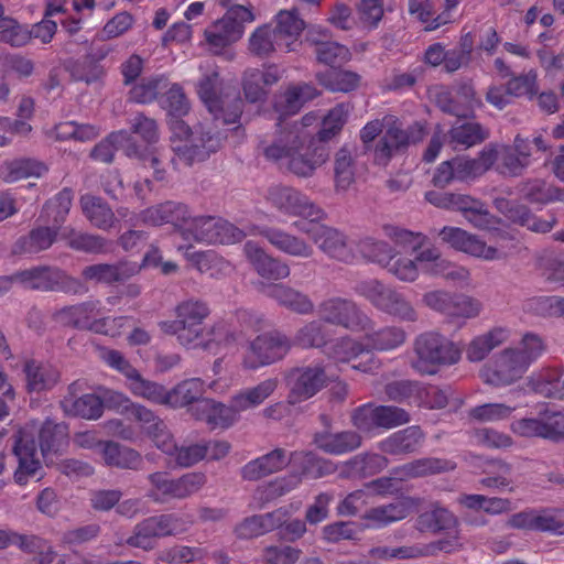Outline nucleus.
Instances as JSON below:
<instances>
[{
  "label": "nucleus",
  "mask_w": 564,
  "mask_h": 564,
  "mask_svg": "<svg viewBox=\"0 0 564 564\" xmlns=\"http://www.w3.org/2000/svg\"><path fill=\"white\" fill-rule=\"evenodd\" d=\"M317 121V113L308 112L300 121L281 129L270 144H262L264 158L284 166L297 177L313 176L329 159L328 145L318 143L317 135L314 137L306 130Z\"/></svg>",
  "instance_id": "1"
},
{
  "label": "nucleus",
  "mask_w": 564,
  "mask_h": 564,
  "mask_svg": "<svg viewBox=\"0 0 564 564\" xmlns=\"http://www.w3.org/2000/svg\"><path fill=\"white\" fill-rule=\"evenodd\" d=\"M212 313L209 304L198 297L180 301L173 308L174 319L159 322L162 333L175 336L177 343L186 349H212L236 341V336L225 321L215 322L206 327L205 321Z\"/></svg>",
  "instance_id": "2"
},
{
  "label": "nucleus",
  "mask_w": 564,
  "mask_h": 564,
  "mask_svg": "<svg viewBox=\"0 0 564 564\" xmlns=\"http://www.w3.org/2000/svg\"><path fill=\"white\" fill-rule=\"evenodd\" d=\"M460 358L458 344L440 332L429 330L414 339L410 365L421 376H435L441 369L458 364Z\"/></svg>",
  "instance_id": "3"
},
{
  "label": "nucleus",
  "mask_w": 564,
  "mask_h": 564,
  "mask_svg": "<svg viewBox=\"0 0 564 564\" xmlns=\"http://www.w3.org/2000/svg\"><path fill=\"white\" fill-rule=\"evenodd\" d=\"M169 126L172 132V150L174 158L171 163L177 169V161L184 165H192L195 162L206 160L210 153L216 152L221 144L223 134L220 132L200 131L199 137H192L189 126L182 117L169 118Z\"/></svg>",
  "instance_id": "4"
},
{
  "label": "nucleus",
  "mask_w": 564,
  "mask_h": 564,
  "mask_svg": "<svg viewBox=\"0 0 564 564\" xmlns=\"http://www.w3.org/2000/svg\"><path fill=\"white\" fill-rule=\"evenodd\" d=\"M197 93L216 122L225 126L239 122L243 101L235 88L225 87L218 73L214 72L200 79Z\"/></svg>",
  "instance_id": "5"
},
{
  "label": "nucleus",
  "mask_w": 564,
  "mask_h": 564,
  "mask_svg": "<svg viewBox=\"0 0 564 564\" xmlns=\"http://www.w3.org/2000/svg\"><path fill=\"white\" fill-rule=\"evenodd\" d=\"M194 524L189 516L176 513H161L151 516L138 522L124 543L131 547L143 551H152L156 546L158 539L176 536L186 533Z\"/></svg>",
  "instance_id": "6"
},
{
  "label": "nucleus",
  "mask_w": 564,
  "mask_h": 564,
  "mask_svg": "<svg viewBox=\"0 0 564 564\" xmlns=\"http://www.w3.org/2000/svg\"><path fill=\"white\" fill-rule=\"evenodd\" d=\"M388 129L373 147V162L387 166L395 153L405 150L410 144L421 142L425 134V126L414 122L406 129L402 128L400 119L393 115L386 116Z\"/></svg>",
  "instance_id": "7"
},
{
  "label": "nucleus",
  "mask_w": 564,
  "mask_h": 564,
  "mask_svg": "<svg viewBox=\"0 0 564 564\" xmlns=\"http://www.w3.org/2000/svg\"><path fill=\"white\" fill-rule=\"evenodd\" d=\"M356 292L365 297L378 311L405 322H415L417 314L405 296L394 288L383 284L377 279L361 281Z\"/></svg>",
  "instance_id": "8"
},
{
  "label": "nucleus",
  "mask_w": 564,
  "mask_h": 564,
  "mask_svg": "<svg viewBox=\"0 0 564 564\" xmlns=\"http://www.w3.org/2000/svg\"><path fill=\"white\" fill-rule=\"evenodd\" d=\"M118 149H124L128 156H137L142 160L144 166L153 170V177L162 182L166 177L162 160L156 152L142 154L139 148L133 143L132 135L127 130H119L109 133L104 140L97 143L90 152V156L95 161L102 163H111L115 152Z\"/></svg>",
  "instance_id": "9"
},
{
  "label": "nucleus",
  "mask_w": 564,
  "mask_h": 564,
  "mask_svg": "<svg viewBox=\"0 0 564 564\" xmlns=\"http://www.w3.org/2000/svg\"><path fill=\"white\" fill-rule=\"evenodd\" d=\"M318 315L324 323L343 327L352 333L369 328L372 318L351 299L332 296L318 304Z\"/></svg>",
  "instance_id": "10"
},
{
  "label": "nucleus",
  "mask_w": 564,
  "mask_h": 564,
  "mask_svg": "<svg viewBox=\"0 0 564 564\" xmlns=\"http://www.w3.org/2000/svg\"><path fill=\"white\" fill-rule=\"evenodd\" d=\"M293 226L301 232L306 234L313 242L329 258L344 262L354 263L357 253L348 243L347 236L340 230L319 224V221H294Z\"/></svg>",
  "instance_id": "11"
},
{
  "label": "nucleus",
  "mask_w": 564,
  "mask_h": 564,
  "mask_svg": "<svg viewBox=\"0 0 564 564\" xmlns=\"http://www.w3.org/2000/svg\"><path fill=\"white\" fill-rule=\"evenodd\" d=\"M293 346L292 338L273 329L258 335L250 341L249 351L242 360L243 368L256 370L282 360Z\"/></svg>",
  "instance_id": "12"
},
{
  "label": "nucleus",
  "mask_w": 564,
  "mask_h": 564,
  "mask_svg": "<svg viewBox=\"0 0 564 564\" xmlns=\"http://www.w3.org/2000/svg\"><path fill=\"white\" fill-rule=\"evenodd\" d=\"M15 279L24 288L44 292L80 294L84 284L56 267H36L15 273Z\"/></svg>",
  "instance_id": "13"
},
{
  "label": "nucleus",
  "mask_w": 564,
  "mask_h": 564,
  "mask_svg": "<svg viewBox=\"0 0 564 564\" xmlns=\"http://www.w3.org/2000/svg\"><path fill=\"white\" fill-rule=\"evenodd\" d=\"M267 200L280 213L288 216L303 217L308 219L307 223L321 221L326 216L325 212L311 200L306 194L291 186L282 184L270 186Z\"/></svg>",
  "instance_id": "14"
},
{
  "label": "nucleus",
  "mask_w": 564,
  "mask_h": 564,
  "mask_svg": "<svg viewBox=\"0 0 564 564\" xmlns=\"http://www.w3.org/2000/svg\"><path fill=\"white\" fill-rule=\"evenodd\" d=\"M245 232L231 223L214 216H197L184 231V240L209 245H230L241 241Z\"/></svg>",
  "instance_id": "15"
},
{
  "label": "nucleus",
  "mask_w": 564,
  "mask_h": 564,
  "mask_svg": "<svg viewBox=\"0 0 564 564\" xmlns=\"http://www.w3.org/2000/svg\"><path fill=\"white\" fill-rule=\"evenodd\" d=\"M328 382L323 364L305 365L292 368L285 376L288 403L300 404L315 397Z\"/></svg>",
  "instance_id": "16"
},
{
  "label": "nucleus",
  "mask_w": 564,
  "mask_h": 564,
  "mask_svg": "<svg viewBox=\"0 0 564 564\" xmlns=\"http://www.w3.org/2000/svg\"><path fill=\"white\" fill-rule=\"evenodd\" d=\"M375 322L369 328L361 330L364 333V341L367 348L366 360L354 364L352 369L361 372H372L378 368V361L370 355V351H390L401 347L406 339L405 330L395 325H387L380 328L373 327Z\"/></svg>",
  "instance_id": "17"
},
{
  "label": "nucleus",
  "mask_w": 564,
  "mask_h": 564,
  "mask_svg": "<svg viewBox=\"0 0 564 564\" xmlns=\"http://www.w3.org/2000/svg\"><path fill=\"white\" fill-rule=\"evenodd\" d=\"M513 434L525 438H543L549 441L564 440V413L542 411L536 417H522L510 424Z\"/></svg>",
  "instance_id": "18"
},
{
  "label": "nucleus",
  "mask_w": 564,
  "mask_h": 564,
  "mask_svg": "<svg viewBox=\"0 0 564 564\" xmlns=\"http://www.w3.org/2000/svg\"><path fill=\"white\" fill-rule=\"evenodd\" d=\"M528 369L514 349L506 348L486 362L479 375L487 384L505 387L522 378Z\"/></svg>",
  "instance_id": "19"
},
{
  "label": "nucleus",
  "mask_w": 564,
  "mask_h": 564,
  "mask_svg": "<svg viewBox=\"0 0 564 564\" xmlns=\"http://www.w3.org/2000/svg\"><path fill=\"white\" fill-rule=\"evenodd\" d=\"M138 218L142 224L149 226L171 224L184 239V231L186 228H189V221L193 217L186 204L166 200L143 209L138 215Z\"/></svg>",
  "instance_id": "20"
},
{
  "label": "nucleus",
  "mask_w": 564,
  "mask_h": 564,
  "mask_svg": "<svg viewBox=\"0 0 564 564\" xmlns=\"http://www.w3.org/2000/svg\"><path fill=\"white\" fill-rule=\"evenodd\" d=\"M111 51L112 48L107 44L93 45L84 56L70 61L66 68L75 80L87 84L97 82L105 74L101 62Z\"/></svg>",
  "instance_id": "21"
},
{
  "label": "nucleus",
  "mask_w": 564,
  "mask_h": 564,
  "mask_svg": "<svg viewBox=\"0 0 564 564\" xmlns=\"http://www.w3.org/2000/svg\"><path fill=\"white\" fill-rule=\"evenodd\" d=\"M425 440L419 425H410L395 431L378 442V449L390 456H408L417 453Z\"/></svg>",
  "instance_id": "22"
},
{
  "label": "nucleus",
  "mask_w": 564,
  "mask_h": 564,
  "mask_svg": "<svg viewBox=\"0 0 564 564\" xmlns=\"http://www.w3.org/2000/svg\"><path fill=\"white\" fill-rule=\"evenodd\" d=\"M281 72L276 65H268L263 69L249 68L242 75V90L249 102L263 101L269 88L281 79Z\"/></svg>",
  "instance_id": "23"
},
{
  "label": "nucleus",
  "mask_w": 564,
  "mask_h": 564,
  "mask_svg": "<svg viewBox=\"0 0 564 564\" xmlns=\"http://www.w3.org/2000/svg\"><path fill=\"white\" fill-rule=\"evenodd\" d=\"M243 251L257 273L263 279L279 281L286 279L291 273L286 262L268 254L258 242L247 241Z\"/></svg>",
  "instance_id": "24"
},
{
  "label": "nucleus",
  "mask_w": 564,
  "mask_h": 564,
  "mask_svg": "<svg viewBox=\"0 0 564 564\" xmlns=\"http://www.w3.org/2000/svg\"><path fill=\"white\" fill-rule=\"evenodd\" d=\"M257 230L272 247L290 257L307 259L314 254V248L307 240L281 228L263 226Z\"/></svg>",
  "instance_id": "25"
},
{
  "label": "nucleus",
  "mask_w": 564,
  "mask_h": 564,
  "mask_svg": "<svg viewBox=\"0 0 564 564\" xmlns=\"http://www.w3.org/2000/svg\"><path fill=\"white\" fill-rule=\"evenodd\" d=\"M102 313L99 300H88L74 305L64 306L54 313V319L68 327L80 330L91 329L95 317Z\"/></svg>",
  "instance_id": "26"
},
{
  "label": "nucleus",
  "mask_w": 564,
  "mask_h": 564,
  "mask_svg": "<svg viewBox=\"0 0 564 564\" xmlns=\"http://www.w3.org/2000/svg\"><path fill=\"white\" fill-rule=\"evenodd\" d=\"M191 412L197 421L206 422L213 430L228 429L239 417V412L231 402L226 405L212 399H203L195 408H191Z\"/></svg>",
  "instance_id": "27"
},
{
  "label": "nucleus",
  "mask_w": 564,
  "mask_h": 564,
  "mask_svg": "<svg viewBox=\"0 0 564 564\" xmlns=\"http://www.w3.org/2000/svg\"><path fill=\"white\" fill-rule=\"evenodd\" d=\"M329 33L321 28H312L306 40L315 45L317 61L329 67H340L350 59V52L337 42L328 41Z\"/></svg>",
  "instance_id": "28"
},
{
  "label": "nucleus",
  "mask_w": 564,
  "mask_h": 564,
  "mask_svg": "<svg viewBox=\"0 0 564 564\" xmlns=\"http://www.w3.org/2000/svg\"><path fill=\"white\" fill-rule=\"evenodd\" d=\"M139 271L140 268L135 262L119 261L87 265L83 269L82 276L86 281L111 285L128 280Z\"/></svg>",
  "instance_id": "29"
},
{
  "label": "nucleus",
  "mask_w": 564,
  "mask_h": 564,
  "mask_svg": "<svg viewBox=\"0 0 564 564\" xmlns=\"http://www.w3.org/2000/svg\"><path fill=\"white\" fill-rule=\"evenodd\" d=\"M497 160V148L485 147L476 158L457 155L453 158L456 178L458 182H469L484 175L492 167Z\"/></svg>",
  "instance_id": "30"
},
{
  "label": "nucleus",
  "mask_w": 564,
  "mask_h": 564,
  "mask_svg": "<svg viewBox=\"0 0 564 564\" xmlns=\"http://www.w3.org/2000/svg\"><path fill=\"white\" fill-rule=\"evenodd\" d=\"M82 383L75 381L68 387V394L62 400L64 411L73 416L86 420H97L102 415V404L99 394L85 393L76 397Z\"/></svg>",
  "instance_id": "31"
},
{
  "label": "nucleus",
  "mask_w": 564,
  "mask_h": 564,
  "mask_svg": "<svg viewBox=\"0 0 564 564\" xmlns=\"http://www.w3.org/2000/svg\"><path fill=\"white\" fill-rule=\"evenodd\" d=\"M288 510L279 508L272 512L246 518L235 528L238 539L249 540L278 530L285 522Z\"/></svg>",
  "instance_id": "32"
},
{
  "label": "nucleus",
  "mask_w": 564,
  "mask_h": 564,
  "mask_svg": "<svg viewBox=\"0 0 564 564\" xmlns=\"http://www.w3.org/2000/svg\"><path fill=\"white\" fill-rule=\"evenodd\" d=\"M451 210L460 212L470 225L480 230H490L497 224L487 205L469 195L454 193Z\"/></svg>",
  "instance_id": "33"
},
{
  "label": "nucleus",
  "mask_w": 564,
  "mask_h": 564,
  "mask_svg": "<svg viewBox=\"0 0 564 564\" xmlns=\"http://www.w3.org/2000/svg\"><path fill=\"white\" fill-rule=\"evenodd\" d=\"M388 465L389 459L383 453H361L345 462L339 475L343 478L362 479L379 474Z\"/></svg>",
  "instance_id": "34"
},
{
  "label": "nucleus",
  "mask_w": 564,
  "mask_h": 564,
  "mask_svg": "<svg viewBox=\"0 0 564 564\" xmlns=\"http://www.w3.org/2000/svg\"><path fill=\"white\" fill-rule=\"evenodd\" d=\"M291 460V456L283 448H274L247 463L241 469V476L246 480H258L271 474L282 470Z\"/></svg>",
  "instance_id": "35"
},
{
  "label": "nucleus",
  "mask_w": 564,
  "mask_h": 564,
  "mask_svg": "<svg viewBox=\"0 0 564 564\" xmlns=\"http://www.w3.org/2000/svg\"><path fill=\"white\" fill-rule=\"evenodd\" d=\"M455 100L449 98L448 94L438 97V104L444 112L456 116L457 118H469L473 116L476 107L481 105V100L476 97L474 87L470 84H462L456 88Z\"/></svg>",
  "instance_id": "36"
},
{
  "label": "nucleus",
  "mask_w": 564,
  "mask_h": 564,
  "mask_svg": "<svg viewBox=\"0 0 564 564\" xmlns=\"http://www.w3.org/2000/svg\"><path fill=\"white\" fill-rule=\"evenodd\" d=\"M205 40L214 54H221L242 36V28L225 15L205 30Z\"/></svg>",
  "instance_id": "37"
},
{
  "label": "nucleus",
  "mask_w": 564,
  "mask_h": 564,
  "mask_svg": "<svg viewBox=\"0 0 564 564\" xmlns=\"http://www.w3.org/2000/svg\"><path fill=\"white\" fill-rule=\"evenodd\" d=\"M13 453L18 457L19 466L14 473V481L24 486L31 477H36L37 471L42 468L40 460L36 458V446L34 441H26L19 436L13 446Z\"/></svg>",
  "instance_id": "38"
},
{
  "label": "nucleus",
  "mask_w": 564,
  "mask_h": 564,
  "mask_svg": "<svg viewBox=\"0 0 564 564\" xmlns=\"http://www.w3.org/2000/svg\"><path fill=\"white\" fill-rule=\"evenodd\" d=\"M61 227L40 226L33 228L28 236L20 237L13 245L14 254H33L48 249L56 240Z\"/></svg>",
  "instance_id": "39"
},
{
  "label": "nucleus",
  "mask_w": 564,
  "mask_h": 564,
  "mask_svg": "<svg viewBox=\"0 0 564 564\" xmlns=\"http://www.w3.org/2000/svg\"><path fill=\"white\" fill-rule=\"evenodd\" d=\"M316 446L332 455H344L359 448L362 438L356 431H341L337 433L323 432L314 437Z\"/></svg>",
  "instance_id": "40"
},
{
  "label": "nucleus",
  "mask_w": 564,
  "mask_h": 564,
  "mask_svg": "<svg viewBox=\"0 0 564 564\" xmlns=\"http://www.w3.org/2000/svg\"><path fill=\"white\" fill-rule=\"evenodd\" d=\"M278 39L285 42L284 52L295 51L301 33L305 29V22L296 9L281 10L275 15V26L272 28Z\"/></svg>",
  "instance_id": "41"
},
{
  "label": "nucleus",
  "mask_w": 564,
  "mask_h": 564,
  "mask_svg": "<svg viewBox=\"0 0 564 564\" xmlns=\"http://www.w3.org/2000/svg\"><path fill=\"white\" fill-rule=\"evenodd\" d=\"M268 295L278 302L279 305L300 315H310L314 312V303L311 297L286 284H274Z\"/></svg>",
  "instance_id": "42"
},
{
  "label": "nucleus",
  "mask_w": 564,
  "mask_h": 564,
  "mask_svg": "<svg viewBox=\"0 0 564 564\" xmlns=\"http://www.w3.org/2000/svg\"><path fill=\"white\" fill-rule=\"evenodd\" d=\"M318 96L316 88L308 84L289 86L282 96L275 101L274 108L280 113V119L297 113L305 102Z\"/></svg>",
  "instance_id": "43"
},
{
  "label": "nucleus",
  "mask_w": 564,
  "mask_h": 564,
  "mask_svg": "<svg viewBox=\"0 0 564 564\" xmlns=\"http://www.w3.org/2000/svg\"><path fill=\"white\" fill-rule=\"evenodd\" d=\"M23 371L26 379V389L29 392H42L52 389L59 380V372L50 364L28 360L24 364Z\"/></svg>",
  "instance_id": "44"
},
{
  "label": "nucleus",
  "mask_w": 564,
  "mask_h": 564,
  "mask_svg": "<svg viewBox=\"0 0 564 564\" xmlns=\"http://www.w3.org/2000/svg\"><path fill=\"white\" fill-rule=\"evenodd\" d=\"M205 393V382L200 378L185 379L169 390L167 406L177 409L193 404L195 408L199 401H203Z\"/></svg>",
  "instance_id": "45"
},
{
  "label": "nucleus",
  "mask_w": 564,
  "mask_h": 564,
  "mask_svg": "<svg viewBox=\"0 0 564 564\" xmlns=\"http://www.w3.org/2000/svg\"><path fill=\"white\" fill-rule=\"evenodd\" d=\"M510 330L507 327H494L486 334L476 336L468 345L467 359L473 362L484 360L488 354L509 339Z\"/></svg>",
  "instance_id": "46"
},
{
  "label": "nucleus",
  "mask_w": 564,
  "mask_h": 564,
  "mask_svg": "<svg viewBox=\"0 0 564 564\" xmlns=\"http://www.w3.org/2000/svg\"><path fill=\"white\" fill-rule=\"evenodd\" d=\"M84 216L99 229L109 230L116 223V216L110 206L100 197L85 194L80 197Z\"/></svg>",
  "instance_id": "47"
},
{
  "label": "nucleus",
  "mask_w": 564,
  "mask_h": 564,
  "mask_svg": "<svg viewBox=\"0 0 564 564\" xmlns=\"http://www.w3.org/2000/svg\"><path fill=\"white\" fill-rule=\"evenodd\" d=\"M70 249L85 253H105L108 251L109 241L99 236L89 232L77 231L72 227H66L59 234Z\"/></svg>",
  "instance_id": "48"
},
{
  "label": "nucleus",
  "mask_w": 564,
  "mask_h": 564,
  "mask_svg": "<svg viewBox=\"0 0 564 564\" xmlns=\"http://www.w3.org/2000/svg\"><path fill=\"white\" fill-rule=\"evenodd\" d=\"M101 455L105 464L111 467L138 469L142 464V457L137 451L112 441L104 442Z\"/></svg>",
  "instance_id": "49"
},
{
  "label": "nucleus",
  "mask_w": 564,
  "mask_h": 564,
  "mask_svg": "<svg viewBox=\"0 0 564 564\" xmlns=\"http://www.w3.org/2000/svg\"><path fill=\"white\" fill-rule=\"evenodd\" d=\"M356 248L362 259L381 268L389 265V262L398 256L394 248L387 241L370 236L360 238L356 242Z\"/></svg>",
  "instance_id": "50"
},
{
  "label": "nucleus",
  "mask_w": 564,
  "mask_h": 564,
  "mask_svg": "<svg viewBox=\"0 0 564 564\" xmlns=\"http://www.w3.org/2000/svg\"><path fill=\"white\" fill-rule=\"evenodd\" d=\"M278 388V379L270 378L252 388L239 391L231 397V403L238 412L247 411L263 403Z\"/></svg>",
  "instance_id": "51"
},
{
  "label": "nucleus",
  "mask_w": 564,
  "mask_h": 564,
  "mask_svg": "<svg viewBox=\"0 0 564 564\" xmlns=\"http://www.w3.org/2000/svg\"><path fill=\"white\" fill-rule=\"evenodd\" d=\"M47 171L42 162L34 159H15L0 166V177L7 183H13L32 176L40 177Z\"/></svg>",
  "instance_id": "52"
},
{
  "label": "nucleus",
  "mask_w": 564,
  "mask_h": 564,
  "mask_svg": "<svg viewBox=\"0 0 564 564\" xmlns=\"http://www.w3.org/2000/svg\"><path fill=\"white\" fill-rule=\"evenodd\" d=\"M448 144L453 149L471 148L488 138V132L478 122L454 124L447 132Z\"/></svg>",
  "instance_id": "53"
},
{
  "label": "nucleus",
  "mask_w": 564,
  "mask_h": 564,
  "mask_svg": "<svg viewBox=\"0 0 564 564\" xmlns=\"http://www.w3.org/2000/svg\"><path fill=\"white\" fill-rule=\"evenodd\" d=\"M352 106L349 102H340L333 107L322 120V127L317 132V142L326 144L345 126Z\"/></svg>",
  "instance_id": "54"
},
{
  "label": "nucleus",
  "mask_w": 564,
  "mask_h": 564,
  "mask_svg": "<svg viewBox=\"0 0 564 564\" xmlns=\"http://www.w3.org/2000/svg\"><path fill=\"white\" fill-rule=\"evenodd\" d=\"M421 383L417 380H394L384 386V393L389 401L417 406L421 401Z\"/></svg>",
  "instance_id": "55"
},
{
  "label": "nucleus",
  "mask_w": 564,
  "mask_h": 564,
  "mask_svg": "<svg viewBox=\"0 0 564 564\" xmlns=\"http://www.w3.org/2000/svg\"><path fill=\"white\" fill-rule=\"evenodd\" d=\"M285 42H281L271 25L257 28L249 39V50L259 57H267L274 51L284 52Z\"/></svg>",
  "instance_id": "56"
},
{
  "label": "nucleus",
  "mask_w": 564,
  "mask_h": 564,
  "mask_svg": "<svg viewBox=\"0 0 564 564\" xmlns=\"http://www.w3.org/2000/svg\"><path fill=\"white\" fill-rule=\"evenodd\" d=\"M317 78L321 85L334 93H350L360 83V76L357 73L339 69V67H330L318 74Z\"/></svg>",
  "instance_id": "57"
},
{
  "label": "nucleus",
  "mask_w": 564,
  "mask_h": 564,
  "mask_svg": "<svg viewBox=\"0 0 564 564\" xmlns=\"http://www.w3.org/2000/svg\"><path fill=\"white\" fill-rule=\"evenodd\" d=\"M67 431L63 424L45 421L39 433V444L42 455L56 454L67 445Z\"/></svg>",
  "instance_id": "58"
},
{
  "label": "nucleus",
  "mask_w": 564,
  "mask_h": 564,
  "mask_svg": "<svg viewBox=\"0 0 564 564\" xmlns=\"http://www.w3.org/2000/svg\"><path fill=\"white\" fill-rule=\"evenodd\" d=\"M408 11L424 24L425 31H435L447 24V13L435 14L433 0H408Z\"/></svg>",
  "instance_id": "59"
},
{
  "label": "nucleus",
  "mask_w": 564,
  "mask_h": 564,
  "mask_svg": "<svg viewBox=\"0 0 564 564\" xmlns=\"http://www.w3.org/2000/svg\"><path fill=\"white\" fill-rule=\"evenodd\" d=\"M456 524L455 516L438 506H433L432 510L421 513L416 519V529L421 532L437 533L451 529Z\"/></svg>",
  "instance_id": "60"
},
{
  "label": "nucleus",
  "mask_w": 564,
  "mask_h": 564,
  "mask_svg": "<svg viewBox=\"0 0 564 564\" xmlns=\"http://www.w3.org/2000/svg\"><path fill=\"white\" fill-rule=\"evenodd\" d=\"M128 388L135 397L155 404L167 405L169 390L158 382L144 379L139 371L128 381Z\"/></svg>",
  "instance_id": "61"
},
{
  "label": "nucleus",
  "mask_w": 564,
  "mask_h": 564,
  "mask_svg": "<svg viewBox=\"0 0 564 564\" xmlns=\"http://www.w3.org/2000/svg\"><path fill=\"white\" fill-rule=\"evenodd\" d=\"M533 390L546 398L564 400V373L546 369L531 380Z\"/></svg>",
  "instance_id": "62"
},
{
  "label": "nucleus",
  "mask_w": 564,
  "mask_h": 564,
  "mask_svg": "<svg viewBox=\"0 0 564 564\" xmlns=\"http://www.w3.org/2000/svg\"><path fill=\"white\" fill-rule=\"evenodd\" d=\"M412 479L452 471L457 464L452 459L423 457L406 463Z\"/></svg>",
  "instance_id": "63"
},
{
  "label": "nucleus",
  "mask_w": 564,
  "mask_h": 564,
  "mask_svg": "<svg viewBox=\"0 0 564 564\" xmlns=\"http://www.w3.org/2000/svg\"><path fill=\"white\" fill-rule=\"evenodd\" d=\"M73 198V189L65 187L59 191L52 199L46 202L42 213L47 216V221L57 225V227H61L69 214Z\"/></svg>",
  "instance_id": "64"
}]
</instances>
